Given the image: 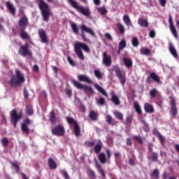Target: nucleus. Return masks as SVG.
Listing matches in <instances>:
<instances>
[{"mask_svg": "<svg viewBox=\"0 0 179 179\" xmlns=\"http://www.w3.org/2000/svg\"><path fill=\"white\" fill-rule=\"evenodd\" d=\"M24 82H26L24 75H23V73H22L21 71H19V69H15V75L11 76L8 83L10 87H15L16 86H22Z\"/></svg>", "mask_w": 179, "mask_h": 179, "instance_id": "obj_1", "label": "nucleus"}, {"mask_svg": "<svg viewBox=\"0 0 179 179\" xmlns=\"http://www.w3.org/2000/svg\"><path fill=\"white\" fill-rule=\"evenodd\" d=\"M158 93H159V92L156 88L152 89V90L150 91V94L151 97H152V98L156 97V96Z\"/></svg>", "mask_w": 179, "mask_h": 179, "instance_id": "obj_52", "label": "nucleus"}, {"mask_svg": "<svg viewBox=\"0 0 179 179\" xmlns=\"http://www.w3.org/2000/svg\"><path fill=\"white\" fill-rule=\"evenodd\" d=\"M49 120H50V122H51V124H56V122L57 121V118L56 117V114H55V111H51Z\"/></svg>", "mask_w": 179, "mask_h": 179, "instance_id": "obj_31", "label": "nucleus"}, {"mask_svg": "<svg viewBox=\"0 0 179 179\" xmlns=\"http://www.w3.org/2000/svg\"><path fill=\"white\" fill-rule=\"evenodd\" d=\"M134 108L136 110L137 114L138 115L142 114V108H141L139 103L138 102L134 103Z\"/></svg>", "mask_w": 179, "mask_h": 179, "instance_id": "obj_35", "label": "nucleus"}, {"mask_svg": "<svg viewBox=\"0 0 179 179\" xmlns=\"http://www.w3.org/2000/svg\"><path fill=\"white\" fill-rule=\"evenodd\" d=\"M96 142L95 141H85V145L87 146V148H92L94 146Z\"/></svg>", "mask_w": 179, "mask_h": 179, "instance_id": "obj_51", "label": "nucleus"}, {"mask_svg": "<svg viewBox=\"0 0 179 179\" xmlns=\"http://www.w3.org/2000/svg\"><path fill=\"white\" fill-rule=\"evenodd\" d=\"M48 166L51 170L55 169L57 167V164L55 160H54V159H52V157H50L48 159Z\"/></svg>", "mask_w": 179, "mask_h": 179, "instance_id": "obj_28", "label": "nucleus"}, {"mask_svg": "<svg viewBox=\"0 0 179 179\" xmlns=\"http://www.w3.org/2000/svg\"><path fill=\"white\" fill-rule=\"evenodd\" d=\"M78 78L80 82H86L87 83H90L91 85L93 83L92 79H90V78L86 75H78Z\"/></svg>", "mask_w": 179, "mask_h": 179, "instance_id": "obj_23", "label": "nucleus"}, {"mask_svg": "<svg viewBox=\"0 0 179 179\" xmlns=\"http://www.w3.org/2000/svg\"><path fill=\"white\" fill-rule=\"evenodd\" d=\"M126 144L127 145V146H131L132 145V139H131V138H127Z\"/></svg>", "mask_w": 179, "mask_h": 179, "instance_id": "obj_60", "label": "nucleus"}, {"mask_svg": "<svg viewBox=\"0 0 179 179\" xmlns=\"http://www.w3.org/2000/svg\"><path fill=\"white\" fill-rule=\"evenodd\" d=\"M145 82L148 85H151L154 82L158 83V85H162V83L161 78L155 72H151L149 76L146 78Z\"/></svg>", "mask_w": 179, "mask_h": 179, "instance_id": "obj_8", "label": "nucleus"}, {"mask_svg": "<svg viewBox=\"0 0 179 179\" xmlns=\"http://www.w3.org/2000/svg\"><path fill=\"white\" fill-rule=\"evenodd\" d=\"M123 22L124 23H125L127 27H129V26H132V21L128 14H125L124 15H123Z\"/></svg>", "mask_w": 179, "mask_h": 179, "instance_id": "obj_27", "label": "nucleus"}, {"mask_svg": "<svg viewBox=\"0 0 179 179\" xmlns=\"http://www.w3.org/2000/svg\"><path fill=\"white\" fill-rule=\"evenodd\" d=\"M38 2L43 22H48L52 14L49 4H48L45 0H38Z\"/></svg>", "mask_w": 179, "mask_h": 179, "instance_id": "obj_4", "label": "nucleus"}, {"mask_svg": "<svg viewBox=\"0 0 179 179\" xmlns=\"http://www.w3.org/2000/svg\"><path fill=\"white\" fill-rule=\"evenodd\" d=\"M71 83H73V86L75 87H77V89H83L85 93H87V92H90V93L94 94V89L92 87V86H87V85H82L80 82H78L75 79H71Z\"/></svg>", "mask_w": 179, "mask_h": 179, "instance_id": "obj_7", "label": "nucleus"}, {"mask_svg": "<svg viewBox=\"0 0 179 179\" xmlns=\"http://www.w3.org/2000/svg\"><path fill=\"white\" fill-rule=\"evenodd\" d=\"M97 10L101 15H104L108 13V10L106 8V7H98Z\"/></svg>", "mask_w": 179, "mask_h": 179, "instance_id": "obj_43", "label": "nucleus"}, {"mask_svg": "<svg viewBox=\"0 0 179 179\" xmlns=\"http://www.w3.org/2000/svg\"><path fill=\"white\" fill-rule=\"evenodd\" d=\"M89 117L90 118H91V120H92V121H97L98 113L92 110V111H90Z\"/></svg>", "mask_w": 179, "mask_h": 179, "instance_id": "obj_32", "label": "nucleus"}, {"mask_svg": "<svg viewBox=\"0 0 179 179\" xmlns=\"http://www.w3.org/2000/svg\"><path fill=\"white\" fill-rule=\"evenodd\" d=\"M69 2L70 3L72 7H74V8H76L78 11H79L80 6H78L76 0H69Z\"/></svg>", "mask_w": 179, "mask_h": 179, "instance_id": "obj_38", "label": "nucleus"}, {"mask_svg": "<svg viewBox=\"0 0 179 179\" xmlns=\"http://www.w3.org/2000/svg\"><path fill=\"white\" fill-rule=\"evenodd\" d=\"M140 52L141 54V55H150L151 54V51L149 48H141V50H140Z\"/></svg>", "mask_w": 179, "mask_h": 179, "instance_id": "obj_37", "label": "nucleus"}, {"mask_svg": "<svg viewBox=\"0 0 179 179\" xmlns=\"http://www.w3.org/2000/svg\"><path fill=\"white\" fill-rule=\"evenodd\" d=\"M159 3L162 7H164L166 4V0H159Z\"/></svg>", "mask_w": 179, "mask_h": 179, "instance_id": "obj_63", "label": "nucleus"}, {"mask_svg": "<svg viewBox=\"0 0 179 179\" xmlns=\"http://www.w3.org/2000/svg\"><path fill=\"white\" fill-rule=\"evenodd\" d=\"M169 99L171 100V113L173 118H176L178 115V108L176 97L173 96H169Z\"/></svg>", "mask_w": 179, "mask_h": 179, "instance_id": "obj_11", "label": "nucleus"}, {"mask_svg": "<svg viewBox=\"0 0 179 179\" xmlns=\"http://www.w3.org/2000/svg\"><path fill=\"white\" fill-rule=\"evenodd\" d=\"M96 103L99 106H105V104H106V100L104 97H99V99L96 100Z\"/></svg>", "mask_w": 179, "mask_h": 179, "instance_id": "obj_41", "label": "nucleus"}, {"mask_svg": "<svg viewBox=\"0 0 179 179\" xmlns=\"http://www.w3.org/2000/svg\"><path fill=\"white\" fill-rule=\"evenodd\" d=\"M113 121V117L110 115H108L106 118V122H108V124H112Z\"/></svg>", "mask_w": 179, "mask_h": 179, "instance_id": "obj_57", "label": "nucleus"}, {"mask_svg": "<svg viewBox=\"0 0 179 179\" xmlns=\"http://www.w3.org/2000/svg\"><path fill=\"white\" fill-rule=\"evenodd\" d=\"M110 101L115 104V106H120L121 101L120 97L115 94V93H112Z\"/></svg>", "mask_w": 179, "mask_h": 179, "instance_id": "obj_24", "label": "nucleus"}, {"mask_svg": "<svg viewBox=\"0 0 179 179\" xmlns=\"http://www.w3.org/2000/svg\"><path fill=\"white\" fill-rule=\"evenodd\" d=\"M138 24L141 27H149V21L148 18H143V17H139L138 20Z\"/></svg>", "mask_w": 179, "mask_h": 179, "instance_id": "obj_21", "label": "nucleus"}, {"mask_svg": "<svg viewBox=\"0 0 179 179\" xmlns=\"http://www.w3.org/2000/svg\"><path fill=\"white\" fill-rule=\"evenodd\" d=\"M6 6L9 13L12 15L13 16L16 15V7L14 6V4H13V3H11V1H6Z\"/></svg>", "mask_w": 179, "mask_h": 179, "instance_id": "obj_19", "label": "nucleus"}, {"mask_svg": "<svg viewBox=\"0 0 179 179\" xmlns=\"http://www.w3.org/2000/svg\"><path fill=\"white\" fill-rule=\"evenodd\" d=\"M66 121L70 125H73L74 134L76 136H79L80 135L81 128L76 120H74V118H72L71 117H66Z\"/></svg>", "mask_w": 179, "mask_h": 179, "instance_id": "obj_9", "label": "nucleus"}, {"mask_svg": "<svg viewBox=\"0 0 179 179\" xmlns=\"http://www.w3.org/2000/svg\"><path fill=\"white\" fill-rule=\"evenodd\" d=\"M152 134L157 136L162 145H164L165 143V138L162 135V134L159 132V129L157 128H154L152 131Z\"/></svg>", "mask_w": 179, "mask_h": 179, "instance_id": "obj_18", "label": "nucleus"}, {"mask_svg": "<svg viewBox=\"0 0 179 179\" xmlns=\"http://www.w3.org/2000/svg\"><path fill=\"white\" fill-rule=\"evenodd\" d=\"M122 62L127 69L132 68L133 61L130 58L124 57L122 58Z\"/></svg>", "mask_w": 179, "mask_h": 179, "instance_id": "obj_22", "label": "nucleus"}, {"mask_svg": "<svg viewBox=\"0 0 179 179\" xmlns=\"http://www.w3.org/2000/svg\"><path fill=\"white\" fill-rule=\"evenodd\" d=\"M18 54L21 55V57H33V54L29 49V44L26 43L24 45H21L20 49L18 50Z\"/></svg>", "mask_w": 179, "mask_h": 179, "instance_id": "obj_10", "label": "nucleus"}, {"mask_svg": "<svg viewBox=\"0 0 179 179\" xmlns=\"http://www.w3.org/2000/svg\"><path fill=\"white\" fill-rule=\"evenodd\" d=\"M132 116L129 115V117H127L126 121L127 122L131 124V122H132Z\"/></svg>", "mask_w": 179, "mask_h": 179, "instance_id": "obj_62", "label": "nucleus"}, {"mask_svg": "<svg viewBox=\"0 0 179 179\" xmlns=\"http://www.w3.org/2000/svg\"><path fill=\"white\" fill-rule=\"evenodd\" d=\"M95 166L97 169V171L99 173V174H101V177H103V178H106V174L103 169H102L101 165L99 164V163H98V162H96L95 163Z\"/></svg>", "mask_w": 179, "mask_h": 179, "instance_id": "obj_26", "label": "nucleus"}, {"mask_svg": "<svg viewBox=\"0 0 179 179\" xmlns=\"http://www.w3.org/2000/svg\"><path fill=\"white\" fill-rule=\"evenodd\" d=\"M83 50L85 51V52H90V48L87 44L81 43L80 41H77L74 45V52H76V55L78 59L81 61H84L85 59V55Z\"/></svg>", "mask_w": 179, "mask_h": 179, "instance_id": "obj_2", "label": "nucleus"}, {"mask_svg": "<svg viewBox=\"0 0 179 179\" xmlns=\"http://www.w3.org/2000/svg\"><path fill=\"white\" fill-rule=\"evenodd\" d=\"M68 62L71 65V66H76V64L73 59H72L71 57H67Z\"/></svg>", "mask_w": 179, "mask_h": 179, "instance_id": "obj_56", "label": "nucleus"}, {"mask_svg": "<svg viewBox=\"0 0 179 179\" xmlns=\"http://www.w3.org/2000/svg\"><path fill=\"white\" fill-rule=\"evenodd\" d=\"M155 36H156V32L155 29H151V31H150L149 32V36L150 37V38H155Z\"/></svg>", "mask_w": 179, "mask_h": 179, "instance_id": "obj_58", "label": "nucleus"}, {"mask_svg": "<svg viewBox=\"0 0 179 179\" xmlns=\"http://www.w3.org/2000/svg\"><path fill=\"white\" fill-rule=\"evenodd\" d=\"M79 12L84 15H87V17H88L91 14L90 8L84 7L83 6H79Z\"/></svg>", "mask_w": 179, "mask_h": 179, "instance_id": "obj_25", "label": "nucleus"}, {"mask_svg": "<svg viewBox=\"0 0 179 179\" xmlns=\"http://www.w3.org/2000/svg\"><path fill=\"white\" fill-rule=\"evenodd\" d=\"M114 115H115V117H116V118H117L120 121L124 120V115H123L122 113H120V111H115Z\"/></svg>", "mask_w": 179, "mask_h": 179, "instance_id": "obj_42", "label": "nucleus"}, {"mask_svg": "<svg viewBox=\"0 0 179 179\" xmlns=\"http://www.w3.org/2000/svg\"><path fill=\"white\" fill-rule=\"evenodd\" d=\"M1 143H2L3 146H8V145L9 143L8 138H2Z\"/></svg>", "mask_w": 179, "mask_h": 179, "instance_id": "obj_54", "label": "nucleus"}, {"mask_svg": "<svg viewBox=\"0 0 179 179\" xmlns=\"http://www.w3.org/2000/svg\"><path fill=\"white\" fill-rule=\"evenodd\" d=\"M152 176L155 179L159 178V171L158 169H155V170H153L152 174H151V176Z\"/></svg>", "mask_w": 179, "mask_h": 179, "instance_id": "obj_47", "label": "nucleus"}, {"mask_svg": "<svg viewBox=\"0 0 179 179\" xmlns=\"http://www.w3.org/2000/svg\"><path fill=\"white\" fill-rule=\"evenodd\" d=\"M65 92H66V94H67L69 97H71L73 93L71 89H66Z\"/></svg>", "mask_w": 179, "mask_h": 179, "instance_id": "obj_59", "label": "nucleus"}, {"mask_svg": "<svg viewBox=\"0 0 179 179\" xmlns=\"http://www.w3.org/2000/svg\"><path fill=\"white\" fill-rule=\"evenodd\" d=\"M10 164L15 167V171L19 173L20 170V166L17 164V162H10Z\"/></svg>", "mask_w": 179, "mask_h": 179, "instance_id": "obj_45", "label": "nucleus"}, {"mask_svg": "<svg viewBox=\"0 0 179 179\" xmlns=\"http://www.w3.org/2000/svg\"><path fill=\"white\" fill-rule=\"evenodd\" d=\"M106 152L107 154V157L104 152H101V153L98 155V159L99 160L100 163H101L102 164H104L105 163H106L108 159H110L112 156L110 149H106Z\"/></svg>", "mask_w": 179, "mask_h": 179, "instance_id": "obj_12", "label": "nucleus"}, {"mask_svg": "<svg viewBox=\"0 0 179 179\" xmlns=\"http://www.w3.org/2000/svg\"><path fill=\"white\" fill-rule=\"evenodd\" d=\"M103 62L106 66H111L112 58L110 55H108L107 52L103 54Z\"/></svg>", "mask_w": 179, "mask_h": 179, "instance_id": "obj_20", "label": "nucleus"}, {"mask_svg": "<svg viewBox=\"0 0 179 179\" xmlns=\"http://www.w3.org/2000/svg\"><path fill=\"white\" fill-rule=\"evenodd\" d=\"M102 146L100 144L95 145L94 147V153L96 155H100V152H101Z\"/></svg>", "mask_w": 179, "mask_h": 179, "instance_id": "obj_40", "label": "nucleus"}, {"mask_svg": "<svg viewBox=\"0 0 179 179\" xmlns=\"http://www.w3.org/2000/svg\"><path fill=\"white\" fill-rule=\"evenodd\" d=\"M30 124L31 120L29 118H26V120H24L22 123L21 124L22 131L27 136H29L30 134V129L29 127V125H30Z\"/></svg>", "mask_w": 179, "mask_h": 179, "instance_id": "obj_14", "label": "nucleus"}, {"mask_svg": "<svg viewBox=\"0 0 179 179\" xmlns=\"http://www.w3.org/2000/svg\"><path fill=\"white\" fill-rule=\"evenodd\" d=\"M71 27L74 34H79V28L76 22H71Z\"/></svg>", "mask_w": 179, "mask_h": 179, "instance_id": "obj_34", "label": "nucleus"}, {"mask_svg": "<svg viewBox=\"0 0 179 179\" xmlns=\"http://www.w3.org/2000/svg\"><path fill=\"white\" fill-rule=\"evenodd\" d=\"M94 73L96 78H97V79H102L103 75L99 69H95V71H94Z\"/></svg>", "mask_w": 179, "mask_h": 179, "instance_id": "obj_48", "label": "nucleus"}, {"mask_svg": "<svg viewBox=\"0 0 179 179\" xmlns=\"http://www.w3.org/2000/svg\"><path fill=\"white\" fill-rule=\"evenodd\" d=\"M169 51L171 54L174 57V58H178V52L176 50V48L173 45H170L169 47Z\"/></svg>", "mask_w": 179, "mask_h": 179, "instance_id": "obj_36", "label": "nucleus"}, {"mask_svg": "<svg viewBox=\"0 0 179 179\" xmlns=\"http://www.w3.org/2000/svg\"><path fill=\"white\" fill-rule=\"evenodd\" d=\"M26 113L27 114V115H33V114H34V111L31 106H27Z\"/></svg>", "mask_w": 179, "mask_h": 179, "instance_id": "obj_39", "label": "nucleus"}, {"mask_svg": "<svg viewBox=\"0 0 179 179\" xmlns=\"http://www.w3.org/2000/svg\"><path fill=\"white\" fill-rule=\"evenodd\" d=\"M94 87L95 89H96L100 93H101V94H103V96H105L106 97H108V94L107 93V92H106V90H104V89L103 87H101V86H100L99 85H94Z\"/></svg>", "mask_w": 179, "mask_h": 179, "instance_id": "obj_30", "label": "nucleus"}, {"mask_svg": "<svg viewBox=\"0 0 179 179\" xmlns=\"http://www.w3.org/2000/svg\"><path fill=\"white\" fill-rule=\"evenodd\" d=\"M60 173L62 174V176H64L65 179H70L69 173L66 171V170H61Z\"/></svg>", "mask_w": 179, "mask_h": 179, "instance_id": "obj_53", "label": "nucleus"}, {"mask_svg": "<svg viewBox=\"0 0 179 179\" xmlns=\"http://www.w3.org/2000/svg\"><path fill=\"white\" fill-rule=\"evenodd\" d=\"M38 35L41 40V43H43L44 44H48L49 38H48L47 34L45 33V29H43V28H42V29H39Z\"/></svg>", "mask_w": 179, "mask_h": 179, "instance_id": "obj_17", "label": "nucleus"}, {"mask_svg": "<svg viewBox=\"0 0 179 179\" xmlns=\"http://www.w3.org/2000/svg\"><path fill=\"white\" fill-rule=\"evenodd\" d=\"M23 95H24V99H28V97H29V93L27 87H24Z\"/></svg>", "mask_w": 179, "mask_h": 179, "instance_id": "obj_55", "label": "nucleus"}, {"mask_svg": "<svg viewBox=\"0 0 179 179\" xmlns=\"http://www.w3.org/2000/svg\"><path fill=\"white\" fill-rule=\"evenodd\" d=\"M52 134L56 136H62L65 134V128L64 125H57L52 129Z\"/></svg>", "mask_w": 179, "mask_h": 179, "instance_id": "obj_15", "label": "nucleus"}, {"mask_svg": "<svg viewBox=\"0 0 179 179\" xmlns=\"http://www.w3.org/2000/svg\"><path fill=\"white\" fill-rule=\"evenodd\" d=\"M159 155L156 152H152L151 153V159L153 162H157L158 160Z\"/></svg>", "mask_w": 179, "mask_h": 179, "instance_id": "obj_50", "label": "nucleus"}, {"mask_svg": "<svg viewBox=\"0 0 179 179\" xmlns=\"http://www.w3.org/2000/svg\"><path fill=\"white\" fill-rule=\"evenodd\" d=\"M134 138L140 145H143V139L141 135H134Z\"/></svg>", "mask_w": 179, "mask_h": 179, "instance_id": "obj_46", "label": "nucleus"}, {"mask_svg": "<svg viewBox=\"0 0 179 179\" xmlns=\"http://www.w3.org/2000/svg\"><path fill=\"white\" fill-rule=\"evenodd\" d=\"M132 45L134 47H138V45H139V41H138L137 36H134V38L132 39Z\"/></svg>", "mask_w": 179, "mask_h": 179, "instance_id": "obj_49", "label": "nucleus"}, {"mask_svg": "<svg viewBox=\"0 0 179 179\" xmlns=\"http://www.w3.org/2000/svg\"><path fill=\"white\" fill-rule=\"evenodd\" d=\"M117 29L120 32V34H124L126 29L124 24H122V22H118Z\"/></svg>", "mask_w": 179, "mask_h": 179, "instance_id": "obj_33", "label": "nucleus"}, {"mask_svg": "<svg viewBox=\"0 0 179 179\" xmlns=\"http://www.w3.org/2000/svg\"><path fill=\"white\" fill-rule=\"evenodd\" d=\"M80 30L81 38H83V41H85V43H90V38H87L86 33H88V34H91V36H96L94 29H92V28H90V27H87L85 24H81Z\"/></svg>", "mask_w": 179, "mask_h": 179, "instance_id": "obj_5", "label": "nucleus"}, {"mask_svg": "<svg viewBox=\"0 0 179 179\" xmlns=\"http://www.w3.org/2000/svg\"><path fill=\"white\" fill-rule=\"evenodd\" d=\"M127 47V42L125 41V39H122V41H120V49L121 51H122L123 50H124V48H126Z\"/></svg>", "mask_w": 179, "mask_h": 179, "instance_id": "obj_44", "label": "nucleus"}, {"mask_svg": "<svg viewBox=\"0 0 179 179\" xmlns=\"http://www.w3.org/2000/svg\"><path fill=\"white\" fill-rule=\"evenodd\" d=\"M10 117L11 122L13 123L14 127L16 128L17 122H19L20 120H21L22 117V113H20V114H17L16 108H14L10 111Z\"/></svg>", "mask_w": 179, "mask_h": 179, "instance_id": "obj_6", "label": "nucleus"}, {"mask_svg": "<svg viewBox=\"0 0 179 179\" xmlns=\"http://www.w3.org/2000/svg\"><path fill=\"white\" fill-rule=\"evenodd\" d=\"M144 110L145 113H152L155 111L154 107L151 106V104H150L149 103H145L144 106Z\"/></svg>", "mask_w": 179, "mask_h": 179, "instance_id": "obj_29", "label": "nucleus"}, {"mask_svg": "<svg viewBox=\"0 0 179 179\" xmlns=\"http://www.w3.org/2000/svg\"><path fill=\"white\" fill-rule=\"evenodd\" d=\"M113 68L115 72V76L120 80L121 85H122V86H124V85H125V83H126V80H125L124 76H123V75L121 72V69H120L119 65H114V66H113Z\"/></svg>", "mask_w": 179, "mask_h": 179, "instance_id": "obj_13", "label": "nucleus"}, {"mask_svg": "<svg viewBox=\"0 0 179 179\" xmlns=\"http://www.w3.org/2000/svg\"><path fill=\"white\" fill-rule=\"evenodd\" d=\"M169 26H170V30L171 31V34H173V37L178 40L179 35H178V32L174 25V22L173 20V18L171 17V15L169 16Z\"/></svg>", "mask_w": 179, "mask_h": 179, "instance_id": "obj_16", "label": "nucleus"}, {"mask_svg": "<svg viewBox=\"0 0 179 179\" xmlns=\"http://www.w3.org/2000/svg\"><path fill=\"white\" fill-rule=\"evenodd\" d=\"M174 148L179 153V143H176V145H174Z\"/></svg>", "mask_w": 179, "mask_h": 179, "instance_id": "obj_64", "label": "nucleus"}, {"mask_svg": "<svg viewBox=\"0 0 179 179\" xmlns=\"http://www.w3.org/2000/svg\"><path fill=\"white\" fill-rule=\"evenodd\" d=\"M114 157L115 159H118L119 157H121V153L120 152H115Z\"/></svg>", "mask_w": 179, "mask_h": 179, "instance_id": "obj_61", "label": "nucleus"}, {"mask_svg": "<svg viewBox=\"0 0 179 179\" xmlns=\"http://www.w3.org/2000/svg\"><path fill=\"white\" fill-rule=\"evenodd\" d=\"M29 23V18L26 15H24L18 20V26L20 32V37L22 40H30V35L29 32H27L26 29Z\"/></svg>", "mask_w": 179, "mask_h": 179, "instance_id": "obj_3", "label": "nucleus"}]
</instances>
